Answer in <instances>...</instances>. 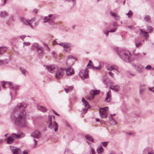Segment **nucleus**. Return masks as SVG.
Segmentation results:
<instances>
[{"mask_svg":"<svg viewBox=\"0 0 154 154\" xmlns=\"http://www.w3.org/2000/svg\"><path fill=\"white\" fill-rule=\"evenodd\" d=\"M54 18V16L52 14H49L47 17H45L44 18V20H45L44 21V22L45 23L47 22L50 20H52Z\"/></svg>","mask_w":154,"mask_h":154,"instance_id":"nucleus-16","label":"nucleus"},{"mask_svg":"<svg viewBox=\"0 0 154 154\" xmlns=\"http://www.w3.org/2000/svg\"><path fill=\"white\" fill-rule=\"evenodd\" d=\"M90 154H96L95 151L93 148H91L90 151Z\"/></svg>","mask_w":154,"mask_h":154,"instance_id":"nucleus-42","label":"nucleus"},{"mask_svg":"<svg viewBox=\"0 0 154 154\" xmlns=\"http://www.w3.org/2000/svg\"><path fill=\"white\" fill-rule=\"evenodd\" d=\"M8 15V13L5 11H1L0 12V17H5Z\"/></svg>","mask_w":154,"mask_h":154,"instance_id":"nucleus-26","label":"nucleus"},{"mask_svg":"<svg viewBox=\"0 0 154 154\" xmlns=\"http://www.w3.org/2000/svg\"><path fill=\"white\" fill-rule=\"evenodd\" d=\"M20 20L25 25H28V24H29V22L23 18H21Z\"/></svg>","mask_w":154,"mask_h":154,"instance_id":"nucleus-30","label":"nucleus"},{"mask_svg":"<svg viewBox=\"0 0 154 154\" xmlns=\"http://www.w3.org/2000/svg\"><path fill=\"white\" fill-rule=\"evenodd\" d=\"M96 63L98 64V66H95L94 64H93L92 63L91 64V63H89L87 65V66H91L93 68L95 69L96 70L100 69L101 67L98 62V61H97Z\"/></svg>","mask_w":154,"mask_h":154,"instance_id":"nucleus-18","label":"nucleus"},{"mask_svg":"<svg viewBox=\"0 0 154 154\" xmlns=\"http://www.w3.org/2000/svg\"><path fill=\"white\" fill-rule=\"evenodd\" d=\"M138 31L140 35L144 37L146 39L148 38L149 35L148 32L143 31L142 29H140Z\"/></svg>","mask_w":154,"mask_h":154,"instance_id":"nucleus-13","label":"nucleus"},{"mask_svg":"<svg viewBox=\"0 0 154 154\" xmlns=\"http://www.w3.org/2000/svg\"><path fill=\"white\" fill-rule=\"evenodd\" d=\"M21 71L22 72V73L25 75L26 76V70L24 69H21Z\"/></svg>","mask_w":154,"mask_h":154,"instance_id":"nucleus-40","label":"nucleus"},{"mask_svg":"<svg viewBox=\"0 0 154 154\" xmlns=\"http://www.w3.org/2000/svg\"><path fill=\"white\" fill-rule=\"evenodd\" d=\"M66 74L67 75H70L74 74L73 69L71 66H69L67 68L66 70Z\"/></svg>","mask_w":154,"mask_h":154,"instance_id":"nucleus-14","label":"nucleus"},{"mask_svg":"<svg viewBox=\"0 0 154 154\" xmlns=\"http://www.w3.org/2000/svg\"><path fill=\"white\" fill-rule=\"evenodd\" d=\"M55 72V77L58 79L62 78L65 73V70L62 68H57Z\"/></svg>","mask_w":154,"mask_h":154,"instance_id":"nucleus-4","label":"nucleus"},{"mask_svg":"<svg viewBox=\"0 0 154 154\" xmlns=\"http://www.w3.org/2000/svg\"><path fill=\"white\" fill-rule=\"evenodd\" d=\"M144 89L142 88H140L139 90L140 94H142L143 93V91H144Z\"/></svg>","mask_w":154,"mask_h":154,"instance_id":"nucleus-43","label":"nucleus"},{"mask_svg":"<svg viewBox=\"0 0 154 154\" xmlns=\"http://www.w3.org/2000/svg\"><path fill=\"white\" fill-rule=\"evenodd\" d=\"M116 28H113L112 29H111L110 30H109V32H116Z\"/></svg>","mask_w":154,"mask_h":154,"instance_id":"nucleus-44","label":"nucleus"},{"mask_svg":"<svg viewBox=\"0 0 154 154\" xmlns=\"http://www.w3.org/2000/svg\"><path fill=\"white\" fill-rule=\"evenodd\" d=\"M82 101L83 103V105H84L85 108H84L83 109L81 113L82 114H84L87 111L89 107L90 106L89 105L88 102L85 100L84 97H82Z\"/></svg>","mask_w":154,"mask_h":154,"instance_id":"nucleus-7","label":"nucleus"},{"mask_svg":"<svg viewBox=\"0 0 154 154\" xmlns=\"http://www.w3.org/2000/svg\"><path fill=\"white\" fill-rule=\"evenodd\" d=\"M30 45V43L29 42H23V47H24L25 46H29Z\"/></svg>","mask_w":154,"mask_h":154,"instance_id":"nucleus-41","label":"nucleus"},{"mask_svg":"<svg viewBox=\"0 0 154 154\" xmlns=\"http://www.w3.org/2000/svg\"><path fill=\"white\" fill-rule=\"evenodd\" d=\"M44 47H45L47 51H50V49L46 44L45 43H44Z\"/></svg>","mask_w":154,"mask_h":154,"instance_id":"nucleus-39","label":"nucleus"},{"mask_svg":"<svg viewBox=\"0 0 154 154\" xmlns=\"http://www.w3.org/2000/svg\"><path fill=\"white\" fill-rule=\"evenodd\" d=\"M118 54L120 57L126 62L130 63L133 60L131 54L128 51H120Z\"/></svg>","mask_w":154,"mask_h":154,"instance_id":"nucleus-2","label":"nucleus"},{"mask_svg":"<svg viewBox=\"0 0 154 154\" xmlns=\"http://www.w3.org/2000/svg\"><path fill=\"white\" fill-rule=\"evenodd\" d=\"M79 75L82 79L88 78V72L86 70H81L79 73Z\"/></svg>","mask_w":154,"mask_h":154,"instance_id":"nucleus-8","label":"nucleus"},{"mask_svg":"<svg viewBox=\"0 0 154 154\" xmlns=\"http://www.w3.org/2000/svg\"><path fill=\"white\" fill-rule=\"evenodd\" d=\"M107 69L108 70H111L113 69H114L116 70L118 72H119L118 66L116 65H112L109 67L107 68Z\"/></svg>","mask_w":154,"mask_h":154,"instance_id":"nucleus-19","label":"nucleus"},{"mask_svg":"<svg viewBox=\"0 0 154 154\" xmlns=\"http://www.w3.org/2000/svg\"><path fill=\"white\" fill-rule=\"evenodd\" d=\"M20 37L21 39H22L23 40V39L26 37V36L25 35H22L20 36Z\"/></svg>","mask_w":154,"mask_h":154,"instance_id":"nucleus-54","label":"nucleus"},{"mask_svg":"<svg viewBox=\"0 0 154 154\" xmlns=\"http://www.w3.org/2000/svg\"><path fill=\"white\" fill-rule=\"evenodd\" d=\"M126 15L128 16V18H131L132 15V12L131 10H130L128 13L126 14Z\"/></svg>","mask_w":154,"mask_h":154,"instance_id":"nucleus-37","label":"nucleus"},{"mask_svg":"<svg viewBox=\"0 0 154 154\" xmlns=\"http://www.w3.org/2000/svg\"><path fill=\"white\" fill-rule=\"evenodd\" d=\"M113 26H117V24L116 23L114 22L113 23Z\"/></svg>","mask_w":154,"mask_h":154,"instance_id":"nucleus-58","label":"nucleus"},{"mask_svg":"<svg viewBox=\"0 0 154 154\" xmlns=\"http://www.w3.org/2000/svg\"><path fill=\"white\" fill-rule=\"evenodd\" d=\"M110 15L114 17L116 19H117L119 18V17L118 15H117L115 13L113 12L112 11H111L110 12Z\"/></svg>","mask_w":154,"mask_h":154,"instance_id":"nucleus-33","label":"nucleus"},{"mask_svg":"<svg viewBox=\"0 0 154 154\" xmlns=\"http://www.w3.org/2000/svg\"><path fill=\"white\" fill-rule=\"evenodd\" d=\"M99 93V91L96 90H92L90 92V94L87 96V98L89 100H92L94 97L95 95L98 94Z\"/></svg>","mask_w":154,"mask_h":154,"instance_id":"nucleus-9","label":"nucleus"},{"mask_svg":"<svg viewBox=\"0 0 154 154\" xmlns=\"http://www.w3.org/2000/svg\"><path fill=\"white\" fill-rule=\"evenodd\" d=\"M110 91L109 90V91L107 93L106 97L105 99V101L107 102L110 101Z\"/></svg>","mask_w":154,"mask_h":154,"instance_id":"nucleus-25","label":"nucleus"},{"mask_svg":"<svg viewBox=\"0 0 154 154\" xmlns=\"http://www.w3.org/2000/svg\"><path fill=\"white\" fill-rule=\"evenodd\" d=\"M37 52L38 54L40 56H42L43 54V48L41 47H40L37 50Z\"/></svg>","mask_w":154,"mask_h":154,"instance_id":"nucleus-27","label":"nucleus"},{"mask_svg":"<svg viewBox=\"0 0 154 154\" xmlns=\"http://www.w3.org/2000/svg\"><path fill=\"white\" fill-rule=\"evenodd\" d=\"M144 19L147 23H149L151 22V17L149 15H147L145 16L144 17Z\"/></svg>","mask_w":154,"mask_h":154,"instance_id":"nucleus-29","label":"nucleus"},{"mask_svg":"<svg viewBox=\"0 0 154 154\" xmlns=\"http://www.w3.org/2000/svg\"><path fill=\"white\" fill-rule=\"evenodd\" d=\"M126 27L130 29H131L132 28V26H127Z\"/></svg>","mask_w":154,"mask_h":154,"instance_id":"nucleus-60","label":"nucleus"},{"mask_svg":"<svg viewBox=\"0 0 154 154\" xmlns=\"http://www.w3.org/2000/svg\"><path fill=\"white\" fill-rule=\"evenodd\" d=\"M37 10L36 9H35L33 10V12L34 13L36 14L37 13Z\"/></svg>","mask_w":154,"mask_h":154,"instance_id":"nucleus-57","label":"nucleus"},{"mask_svg":"<svg viewBox=\"0 0 154 154\" xmlns=\"http://www.w3.org/2000/svg\"><path fill=\"white\" fill-rule=\"evenodd\" d=\"M34 18H32V19H31V20H29V21L30 23V22H31L32 21H34Z\"/></svg>","mask_w":154,"mask_h":154,"instance_id":"nucleus-64","label":"nucleus"},{"mask_svg":"<svg viewBox=\"0 0 154 154\" xmlns=\"http://www.w3.org/2000/svg\"><path fill=\"white\" fill-rule=\"evenodd\" d=\"M56 44H58L60 45L61 46H62V47H63V45L64 44V43H56Z\"/></svg>","mask_w":154,"mask_h":154,"instance_id":"nucleus-52","label":"nucleus"},{"mask_svg":"<svg viewBox=\"0 0 154 154\" xmlns=\"http://www.w3.org/2000/svg\"><path fill=\"white\" fill-rule=\"evenodd\" d=\"M4 3L2 5L3 6L5 4V3H6V0H4Z\"/></svg>","mask_w":154,"mask_h":154,"instance_id":"nucleus-63","label":"nucleus"},{"mask_svg":"<svg viewBox=\"0 0 154 154\" xmlns=\"http://www.w3.org/2000/svg\"><path fill=\"white\" fill-rule=\"evenodd\" d=\"M108 142H103L102 143L103 146L104 147H106L108 144Z\"/></svg>","mask_w":154,"mask_h":154,"instance_id":"nucleus-46","label":"nucleus"},{"mask_svg":"<svg viewBox=\"0 0 154 154\" xmlns=\"http://www.w3.org/2000/svg\"><path fill=\"white\" fill-rule=\"evenodd\" d=\"M18 135L19 137V138H20L24 137L25 136V135L24 133L23 132H21L19 134H18Z\"/></svg>","mask_w":154,"mask_h":154,"instance_id":"nucleus-38","label":"nucleus"},{"mask_svg":"<svg viewBox=\"0 0 154 154\" xmlns=\"http://www.w3.org/2000/svg\"><path fill=\"white\" fill-rule=\"evenodd\" d=\"M11 148L14 154H20L21 151L19 149L14 147H11Z\"/></svg>","mask_w":154,"mask_h":154,"instance_id":"nucleus-17","label":"nucleus"},{"mask_svg":"<svg viewBox=\"0 0 154 154\" xmlns=\"http://www.w3.org/2000/svg\"><path fill=\"white\" fill-rule=\"evenodd\" d=\"M55 116L51 115L49 116L48 118V127L51 129H54L55 131L58 130L57 125L56 122L54 121Z\"/></svg>","mask_w":154,"mask_h":154,"instance_id":"nucleus-3","label":"nucleus"},{"mask_svg":"<svg viewBox=\"0 0 154 154\" xmlns=\"http://www.w3.org/2000/svg\"><path fill=\"white\" fill-rule=\"evenodd\" d=\"M85 137L86 140L89 141L93 142V138L89 135H86L85 136Z\"/></svg>","mask_w":154,"mask_h":154,"instance_id":"nucleus-32","label":"nucleus"},{"mask_svg":"<svg viewBox=\"0 0 154 154\" xmlns=\"http://www.w3.org/2000/svg\"><path fill=\"white\" fill-rule=\"evenodd\" d=\"M109 123L112 125H114L116 123V122L111 117L109 119Z\"/></svg>","mask_w":154,"mask_h":154,"instance_id":"nucleus-31","label":"nucleus"},{"mask_svg":"<svg viewBox=\"0 0 154 154\" xmlns=\"http://www.w3.org/2000/svg\"><path fill=\"white\" fill-rule=\"evenodd\" d=\"M34 140L35 141L34 145L36 146L37 144V141L35 139H34Z\"/></svg>","mask_w":154,"mask_h":154,"instance_id":"nucleus-56","label":"nucleus"},{"mask_svg":"<svg viewBox=\"0 0 154 154\" xmlns=\"http://www.w3.org/2000/svg\"><path fill=\"white\" fill-rule=\"evenodd\" d=\"M53 112H54V113L56 115H57L58 116H59V115L57 114V113L55 111H53Z\"/></svg>","mask_w":154,"mask_h":154,"instance_id":"nucleus-62","label":"nucleus"},{"mask_svg":"<svg viewBox=\"0 0 154 154\" xmlns=\"http://www.w3.org/2000/svg\"><path fill=\"white\" fill-rule=\"evenodd\" d=\"M8 48L5 47H0V54L2 55L6 51Z\"/></svg>","mask_w":154,"mask_h":154,"instance_id":"nucleus-24","label":"nucleus"},{"mask_svg":"<svg viewBox=\"0 0 154 154\" xmlns=\"http://www.w3.org/2000/svg\"><path fill=\"white\" fill-rule=\"evenodd\" d=\"M97 152L99 154H102L103 151V149L101 145L98 146L97 149Z\"/></svg>","mask_w":154,"mask_h":154,"instance_id":"nucleus-21","label":"nucleus"},{"mask_svg":"<svg viewBox=\"0 0 154 154\" xmlns=\"http://www.w3.org/2000/svg\"><path fill=\"white\" fill-rule=\"evenodd\" d=\"M11 136L15 139H19V137L18 134H16L15 133H12L11 135Z\"/></svg>","mask_w":154,"mask_h":154,"instance_id":"nucleus-36","label":"nucleus"},{"mask_svg":"<svg viewBox=\"0 0 154 154\" xmlns=\"http://www.w3.org/2000/svg\"><path fill=\"white\" fill-rule=\"evenodd\" d=\"M37 108L39 110L43 112H46L47 110V109L45 107L40 105H38Z\"/></svg>","mask_w":154,"mask_h":154,"instance_id":"nucleus-20","label":"nucleus"},{"mask_svg":"<svg viewBox=\"0 0 154 154\" xmlns=\"http://www.w3.org/2000/svg\"><path fill=\"white\" fill-rule=\"evenodd\" d=\"M46 68L49 72L53 73L55 71L57 67L55 65H51L47 66Z\"/></svg>","mask_w":154,"mask_h":154,"instance_id":"nucleus-11","label":"nucleus"},{"mask_svg":"<svg viewBox=\"0 0 154 154\" xmlns=\"http://www.w3.org/2000/svg\"><path fill=\"white\" fill-rule=\"evenodd\" d=\"M70 47V44L69 43H64V45H63V48L65 49V50L66 52H69L70 51V50L69 51L67 50L66 49H68Z\"/></svg>","mask_w":154,"mask_h":154,"instance_id":"nucleus-23","label":"nucleus"},{"mask_svg":"<svg viewBox=\"0 0 154 154\" xmlns=\"http://www.w3.org/2000/svg\"><path fill=\"white\" fill-rule=\"evenodd\" d=\"M14 140V139L12 137H9L7 139V143L8 144H11L13 143Z\"/></svg>","mask_w":154,"mask_h":154,"instance_id":"nucleus-28","label":"nucleus"},{"mask_svg":"<svg viewBox=\"0 0 154 154\" xmlns=\"http://www.w3.org/2000/svg\"><path fill=\"white\" fill-rule=\"evenodd\" d=\"M102 82L105 84L107 85L108 82L106 81V78H104L102 80Z\"/></svg>","mask_w":154,"mask_h":154,"instance_id":"nucleus-45","label":"nucleus"},{"mask_svg":"<svg viewBox=\"0 0 154 154\" xmlns=\"http://www.w3.org/2000/svg\"><path fill=\"white\" fill-rule=\"evenodd\" d=\"M9 85L10 86V88L11 89L15 91H17L19 89V86L16 85H14L11 82H3L2 83V86L3 88H5L6 86Z\"/></svg>","mask_w":154,"mask_h":154,"instance_id":"nucleus-5","label":"nucleus"},{"mask_svg":"<svg viewBox=\"0 0 154 154\" xmlns=\"http://www.w3.org/2000/svg\"><path fill=\"white\" fill-rule=\"evenodd\" d=\"M32 47L33 48H35L36 50L39 48L40 47H41L40 45L36 43L33 44L32 45Z\"/></svg>","mask_w":154,"mask_h":154,"instance_id":"nucleus-35","label":"nucleus"},{"mask_svg":"<svg viewBox=\"0 0 154 154\" xmlns=\"http://www.w3.org/2000/svg\"><path fill=\"white\" fill-rule=\"evenodd\" d=\"M28 25H29L32 28H33V26L30 24V22H29V24H28Z\"/></svg>","mask_w":154,"mask_h":154,"instance_id":"nucleus-61","label":"nucleus"},{"mask_svg":"<svg viewBox=\"0 0 154 154\" xmlns=\"http://www.w3.org/2000/svg\"><path fill=\"white\" fill-rule=\"evenodd\" d=\"M23 154H28L27 152L26 151H23Z\"/></svg>","mask_w":154,"mask_h":154,"instance_id":"nucleus-59","label":"nucleus"},{"mask_svg":"<svg viewBox=\"0 0 154 154\" xmlns=\"http://www.w3.org/2000/svg\"><path fill=\"white\" fill-rule=\"evenodd\" d=\"M141 44V42H139L138 43H136L135 45L137 48Z\"/></svg>","mask_w":154,"mask_h":154,"instance_id":"nucleus-47","label":"nucleus"},{"mask_svg":"<svg viewBox=\"0 0 154 154\" xmlns=\"http://www.w3.org/2000/svg\"><path fill=\"white\" fill-rule=\"evenodd\" d=\"M143 154H154V150L151 148L147 147L143 150Z\"/></svg>","mask_w":154,"mask_h":154,"instance_id":"nucleus-10","label":"nucleus"},{"mask_svg":"<svg viewBox=\"0 0 154 154\" xmlns=\"http://www.w3.org/2000/svg\"><path fill=\"white\" fill-rule=\"evenodd\" d=\"M27 106V105L25 103H19L16 106L11 116V119L14 123L20 127L26 126L25 109Z\"/></svg>","mask_w":154,"mask_h":154,"instance_id":"nucleus-1","label":"nucleus"},{"mask_svg":"<svg viewBox=\"0 0 154 154\" xmlns=\"http://www.w3.org/2000/svg\"><path fill=\"white\" fill-rule=\"evenodd\" d=\"M109 88L112 90L116 91H117L119 90V85H116L115 86H111Z\"/></svg>","mask_w":154,"mask_h":154,"instance_id":"nucleus-22","label":"nucleus"},{"mask_svg":"<svg viewBox=\"0 0 154 154\" xmlns=\"http://www.w3.org/2000/svg\"><path fill=\"white\" fill-rule=\"evenodd\" d=\"M151 66L149 65H147L146 67H145V68L146 69H151Z\"/></svg>","mask_w":154,"mask_h":154,"instance_id":"nucleus-49","label":"nucleus"},{"mask_svg":"<svg viewBox=\"0 0 154 154\" xmlns=\"http://www.w3.org/2000/svg\"><path fill=\"white\" fill-rule=\"evenodd\" d=\"M99 111L100 114V117L102 118H106L107 117V113L108 110L107 107L104 108H100Z\"/></svg>","mask_w":154,"mask_h":154,"instance_id":"nucleus-6","label":"nucleus"},{"mask_svg":"<svg viewBox=\"0 0 154 154\" xmlns=\"http://www.w3.org/2000/svg\"><path fill=\"white\" fill-rule=\"evenodd\" d=\"M73 88V87L72 86H70L68 87L67 88H64L65 91L66 93L69 92L71 91Z\"/></svg>","mask_w":154,"mask_h":154,"instance_id":"nucleus-34","label":"nucleus"},{"mask_svg":"<svg viewBox=\"0 0 154 154\" xmlns=\"http://www.w3.org/2000/svg\"><path fill=\"white\" fill-rule=\"evenodd\" d=\"M103 32L104 34L106 35V36H107L108 35L109 33V32H109V31H104Z\"/></svg>","mask_w":154,"mask_h":154,"instance_id":"nucleus-51","label":"nucleus"},{"mask_svg":"<svg viewBox=\"0 0 154 154\" xmlns=\"http://www.w3.org/2000/svg\"><path fill=\"white\" fill-rule=\"evenodd\" d=\"M138 31L140 35L144 37L146 39L148 38L149 35L148 32L143 31L142 29H140Z\"/></svg>","mask_w":154,"mask_h":154,"instance_id":"nucleus-12","label":"nucleus"},{"mask_svg":"<svg viewBox=\"0 0 154 154\" xmlns=\"http://www.w3.org/2000/svg\"><path fill=\"white\" fill-rule=\"evenodd\" d=\"M147 29H149V31H148L150 33L152 32V28L151 26H148L147 27Z\"/></svg>","mask_w":154,"mask_h":154,"instance_id":"nucleus-48","label":"nucleus"},{"mask_svg":"<svg viewBox=\"0 0 154 154\" xmlns=\"http://www.w3.org/2000/svg\"><path fill=\"white\" fill-rule=\"evenodd\" d=\"M31 136L34 138H39L41 136L40 133L37 131H36L31 134Z\"/></svg>","mask_w":154,"mask_h":154,"instance_id":"nucleus-15","label":"nucleus"},{"mask_svg":"<svg viewBox=\"0 0 154 154\" xmlns=\"http://www.w3.org/2000/svg\"><path fill=\"white\" fill-rule=\"evenodd\" d=\"M109 75L111 76L112 77H113V74L111 72H109Z\"/></svg>","mask_w":154,"mask_h":154,"instance_id":"nucleus-53","label":"nucleus"},{"mask_svg":"<svg viewBox=\"0 0 154 154\" xmlns=\"http://www.w3.org/2000/svg\"><path fill=\"white\" fill-rule=\"evenodd\" d=\"M149 89L150 91L154 92V86L151 88H149Z\"/></svg>","mask_w":154,"mask_h":154,"instance_id":"nucleus-50","label":"nucleus"},{"mask_svg":"<svg viewBox=\"0 0 154 154\" xmlns=\"http://www.w3.org/2000/svg\"><path fill=\"white\" fill-rule=\"evenodd\" d=\"M73 58V57L72 55H69L68 56V59H69L70 58Z\"/></svg>","mask_w":154,"mask_h":154,"instance_id":"nucleus-55","label":"nucleus"}]
</instances>
